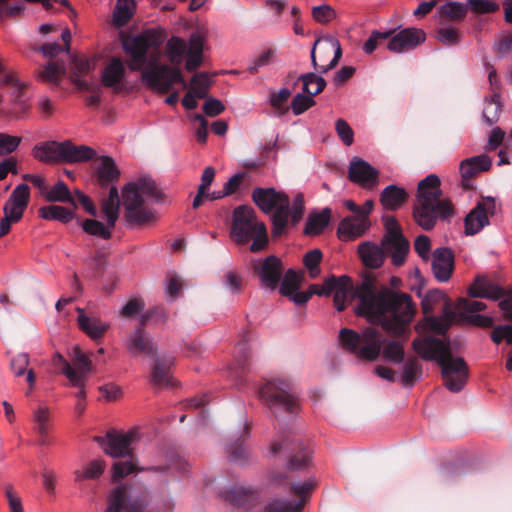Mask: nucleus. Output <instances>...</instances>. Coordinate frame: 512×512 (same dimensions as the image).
I'll return each instance as SVG.
<instances>
[{"label": "nucleus", "instance_id": "1", "mask_svg": "<svg viewBox=\"0 0 512 512\" xmlns=\"http://www.w3.org/2000/svg\"><path fill=\"white\" fill-rule=\"evenodd\" d=\"M352 299L359 301L355 308L358 316L366 317L372 324H380L384 331L396 338L408 332L416 314V306L409 294L379 287L372 274L364 275L356 286L349 276H342V283L334 292V305L341 312L346 308V302Z\"/></svg>", "mask_w": 512, "mask_h": 512}, {"label": "nucleus", "instance_id": "2", "mask_svg": "<svg viewBox=\"0 0 512 512\" xmlns=\"http://www.w3.org/2000/svg\"><path fill=\"white\" fill-rule=\"evenodd\" d=\"M341 346L360 359L376 360L380 354L385 361L401 364L405 359L403 343L399 340L385 341L381 333L373 328H365L361 334L349 328L339 332Z\"/></svg>", "mask_w": 512, "mask_h": 512}, {"label": "nucleus", "instance_id": "3", "mask_svg": "<svg viewBox=\"0 0 512 512\" xmlns=\"http://www.w3.org/2000/svg\"><path fill=\"white\" fill-rule=\"evenodd\" d=\"M441 181L435 174L422 179L417 186L413 204V219L426 231L432 230L437 221H449L455 214L454 204L449 197H443Z\"/></svg>", "mask_w": 512, "mask_h": 512}, {"label": "nucleus", "instance_id": "4", "mask_svg": "<svg viewBox=\"0 0 512 512\" xmlns=\"http://www.w3.org/2000/svg\"><path fill=\"white\" fill-rule=\"evenodd\" d=\"M412 347L424 360H435L441 367L444 386L451 392H460L465 386L469 368L462 357H453L450 345L443 340L429 336L415 339Z\"/></svg>", "mask_w": 512, "mask_h": 512}, {"label": "nucleus", "instance_id": "5", "mask_svg": "<svg viewBox=\"0 0 512 512\" xmlns=\"http://www.w3.org/2000/svg\"><path fill=\"white\" fill-rule=\"evenodd\" d=\"M186 50L187 44L182 38L171 37L166 44V56L172 66L159 64L156 60L149 62L142 71L143 82L152 90L162 94L168 93L176 83L187 89L188 83L179 68Z\"/></svg>", "mask_w": 512, "mask_h": 512}, {"label": "nucleus", "instance_id": "6", "mask_svg": "<svg viewBox=\"0 0 512 512\" xmlns=\"http://www.w3.org/2000/svg\"><path fill=\"white\" fill-rule=\"evenodd\" d=\"M124 218L129 226H142L155 219L154 211L147 203L160 202L163 193L150 177H141L136 181L127 183L122 189Z\"/></svg>", "mask_w": 512, "mask_h": 512}, {"label": "nucleus", "instance_id": "7", "mask_svg": "<svg viewBox=\"0 0 512 512\" xmlns=\"http://www.w3.org/2000/svg\"><path fill=\"white\" fill-rule=\"evenodd\" d=\"M230 238L240 245L252 241L251 252L263 250L268 243L265 224L258 220L255 210L248 205H240L233 210Z\"/></svg>", "mask_w": 512, "mask_h": 512}, {"label": "nucleus", "instance_id": "8", "mask_svg": "<svg viewBox=\"0 0 512 512\" xmlns=\"http://www.w3.org/2000/svg\"><path fill=\"white\" fill-rule=\"evenodd\" d=\"M254 204L265 214L272 213V237L278 238L287 232L289 223V197L273 187H256L251 194Z\"/></svg>", "mask_w": 512, "mask_h": 512}, {"label": "nucleus", "instance_id": "9", "mask_svg": "<svg viewBox=\"0 0 512 512\" xmlns=\"http://www.w3.org/2000/svg\"><path fill=\"white\" fill-rule=\"evenodd\" d=\"M257 394L276 418L283 413L296 414L300 408L295 386L290 379L268 380L258 389Z\"/></svg>", "mask_w": 512, "mask_h": 512}, {"label": "nucleus", "instance_id": "10", "mask_svg": "<svg viewBox=\"0 0 512 512\" xmlns=\"http://www.w3.org/2000/svg\"><path fill=\"white\" fill-rule=\"evenodd\" d=\"M33 155L39 161L45 163L65 162L79 163L93 160L97 153L86 145H74L71 141H49L35 146Z\"/></svg>", "mask_w": 512, "mask_h": 512}, {"label": "nucleus", "instance_id": "11", "mask_svg": "<svg viewBox=\"0 0 512 512\" xmlns=\"http://www.w3.org/2000/svg\"><path fill=\"white\" fill-rule=\"evenodd\" d=\"M152 496L142 483L118 486L109 495L105 512H148Z\"/></svg>", "mask_w": 512, "mask_h": 512}, {"label": "nucleus", "instance_id": "12", "mask_svg": "<svg viewBox=\"0 0 512 512\" xmlns=\"http://www.w3.org/2000/svg\"><path fill=\"white\" fill-rule=\"evenodd\" d=\"M104 452L114 458L129 457L127 461H116L112 467V479L118 481L138 470L130 449L137 435L134 431L127 433L108 432Z\"/></svg>", "mask_w": 512, "mask_h": 512}, {"label": "nucleus", "instance_id": "13", "mask_svg": "<svg viewBox=\"0 0 512 512\" xmlns=\"http://www.w3.org/2000/svg\"><path fill=\"white\" fill-rule=\"evenodd\" d=\"M273 456H285L289 458L287 469L289 471H303L311 464V450L291 433L279 435L270 446Z\"/></svg>", "mask_w": 512, "mask_h": 512}, {"label": "nucleus", "instance_id": "14", "mask_svg": "<svg viewBox=\"0 0 512 512\" xmlns=\"http://www.w3.org/2000/svg\"><path fill=\"white\" fill-rule=\"evenodd\" d=\"M163 32L158 29H147L140 35L127 39L123 48L130 55L129 67L133 71L145 69L147 63V52L152 47H158L163 42Z\"/></svg>", "mask_w": 512, "mask_h": 512}, {"label": "nucleus", "instance_id": "15", "mask_svg": "<svg viewBox=\"0 0 512 512\" xmlns=\"http://www.w3.org/2000/svg\"><path fill=\"white\" fill-rule=\"evenodd\" d=\"M310 57L314 73L322 76L338 65L342 57L341 44L330 35L318 38L313 44Z\"/></svg>", "mask_w": 512, "mask_h": 512}, {"label": "nucleus", "instance_id": "16", "mask_svg": "<svg viewBox=\"0 0 512 512\" xmlns=\"http://www.w3.org/2000/svg\"><path fill=\"white\" fill-rule=\"evenodd\" d=\"M316 485L314 478H309L303 483L293 482L289 490L296 499H274L264 507L262 512H302Z\"/></svg>", "mask_w": 512, "mask_h": 512}, {"label": "nucleus", "instance_id": "17", "mask_svg": "<svg viewBox=\"0 0 512 512\" xmlns=\"http://www.w3.org/2000/svg\"><path fill=\"white\" fill-rule=\"evenodd\" d=\"M303 84V93L296 94L291 101V109L294 115H300L316 104L314 96L325 89L326 80L316 73H305L299 76Z\"/></svg>", "mask_w": 512, "mask_h": 512}, {"label": "nucleus", "instance_id": "18", "mask_svg": "<svg viewBox=\"0 0 512 512\" xmlns=\"http://www.w3.org/2000/svg\"><path fill=\"white\" fill-rule=\"evenodd\" d=\"M496 213V202L493 197H482L464 219L465 234L475 235L489 225V216Z\"/></svg>", "mask_w": 512, "mask_h": 512}, {"label": "nucleus", "instance_id": "19", "mask_svg": "<svg viewBox=\"0 0 512 512\" xmlns=\"http://www.w3.org/2000/svg\"><path fill=\"white\" fill-rule=\"evenodd\" d=\"M253 270L262 287L274 290L282 278L283 264L277 256L270 255L263 261L255 262Z\"/></svg>", "mask_w": 512, "mask_h": 512}, {"label": "nucleus", "instance_id": "20", "mask_svg": "<svg viewBox=\"0 0 512 512\" xmlns=\"http://www.w3.org/2000/svg\"><path fill=\"white\" fill-rule=\"evenodd\" d=\"M93 160L92 177L98 186L107 188L119 180L121 172L112 157L96 156Z\"/></svg>", "mask_w": 512, "mask_h": 512}, {"label": "nucleus", "instance_id": "21", "mask_svg": "<svg viewBox=\"0 0 512 512\" xmlns=\"http://www.w3.org/2000/svg\"><path fill=\"white\" fill-rule=\"evenodd\" d=\"M426 34L418 28H405L389 38L387 48L393 53H403L416 48L425 41Z\"/></svg>", "mask_w": 512, "mask_h": 512}, {"label": "nucleus", "instance_id": "22", "mask_svg": "<svg viewBox=\"0 0 512 512\" xmlns=\"http://www.w3.org/2000/svg\"><path fill=\"white\" fill-rule=\"evenodd\" d=\"M492 161L489 156L482 154L467 158L460 163L461 186L464 190L474 188L472 180L480 173L491 168Z\"/></svg>", "mask_w": 512, "mask_h": 512}, {"label": "nucleus", "instance_id": "23", "mask_svg": "<svg viewBox=\"0 0 512 512\" xmlns=\"http://www.w3.org/2000/svg\"><path fill=\"white\" fill-rule=\"evenodd\" d=\"M378 171L368 162L362 159H354L350 162L348 179L359 184L365 189H374L378 184Z\"/></svg>", "mask_w": 512, "mask_h": 512}, {"label": "nucleus", "instance_id": "24", "mask_svg": "<svg viewBox=\"0 0 512 512\" xmlns=\"http://www.w3.org/2000/svg\"><path fill=\"white\" fill-rule=\"evenodd\" d=\"M431 269L439 282H448L454 271V253L448 247H439L432 252Z\"/></svg>", "mask_w": 512, "mask_h": 512}, {"label": "nucleus", "instance_id": "25", "mask_svg": "<svg viewBox=\"0 0 512 512\" xmlns=\"http://www.w3.org/2000/svg\"><path fill=\"white\" fill-rule=\"evenodd\" d=\"M381 244L385 254L387 253L391 257L394 266L400 267L405 263L406 256L410 251V243L403 234L384 235Z\"/></svg>", "mask_w": 512, "mask_h": 512}, {"label": "nucleus", "instance_id": "26", "mask_svg": "<svg viewBox=\"0 0 512 512\" xmlns=\"http://www.w3.org/2000/svg\"><path fill=\"white\" fill-rule=\"evenodd\" d=\"M428 327L439 335H446L454 322H461V318L457 315L453 308L452 301L445 300L440 317L428 316L425 317Z\"/></svg>", "mask_w": 512, "mask_h": 512}, {"label": "nucleus", "instance_id": "27", "mask_svg": "<svg viewBox=\"0 0 512 512\" xmlns=\"http://www.w3.org/2000/svg\"><path fill=\"white\" fill-rule=\"evenodd\" d=\"M468 294L475 298L499 300L506 295L504 288L483 276H477L468 288Z\"/></svg>", "mask_w": 512, "mask_h": 512}, {"label": "nucleus", "instance_id": "28", "mask_svg": "<svg viewBox=\"0 0 512 512\" xmlns=\"http://www.w3.org/2000/svg\"><path fill=\"white\" fill-rule=\"evenodd\" d=\"M370 226L368 219L359 217H346L341 220L337 235L342 241L355 240L365 234Z\"/></svg>", "mask_w": 512, "mask_h": 512}, {"label": "nucleus", "instance_id": "29", "mask_svg": "<svg viewBox=\"0 0 512 512\" xmlns=\"http://www.w3.org/2000/svg\"><path fill=\"white\" fill-rule=\"evenodd\" d=\"M0 85L11 86V96L14 102V107L11 109L10 113L14 118L20 119L30 107L26 101L22 99L23 86L13 74L2 75Z\"/></svg>", "mask_w": 512, "mask_h": 512}, {"label": "nucleus", "instance_id": "30", "mask_svg": "<svg viewBox=\"0 0 512 512\" xmlns=\"http://www.w3.org/2000/svg\"><path fill=\"white\" fill-rule=\"evenodd\" d=\"M76 310L79 328L94 341L102 339L109 329V324L102 322L97 317L87 316L82 308L78 307Z\"/></svg>", "mask_w": 512, "mask_h": 512}, {"label": "nucleus", "instance_id": "31", "mask_svg": "<svg viewBox=\"0 0 512 512\" xmlns=\"http://www.w3.org/2000/svg\"><path fill=\"white\" fill-rule=\"evenodd\" d=\"M358 255L363 264L370 269L381 267L385 260L384 247L370 241L359 244Z\"/></svg>", "mask_w": 512, "mask_h": 512}, {"label": "nucleus", "instance_id": "32", "mask_svg": "<svg viewBox=\"0 0 512 512\" xmlns=\"http://www.w3.org/2000/svg\"><path fill=\"white\" fill-rule=\"evenodd\" d=\"M71 361L73 372L76 379L78 380V383L70 385L81 386L86 384V381L88 380V375L93 370L90 358L78 346H75L71 353Z\"/></svg>", "mask_w": 512, "mask_h": 512}, {"label": "nucleus", "instance_id": "33", "mask_svg": "<svg viewBox=\"0 0 512 512\" xmlns=\"http://www.w3.org/2000/svg\"><path fill=\"white\" fill-rule=\"evenodd\" d=\"M409 195L405 188L395 184L385 187L380 194V203L384 209L396 211L408 200Z\"/></svg>", "mask_w": 512, "mask_h": 512}, {"label": "nucleus", "instance_id": "34", "mask_svg": "<svg viewBox=\"0 0 512 512\" xmlns=\"http://www.w3.org/2000/svg\"><path fill=\"white\" fill-rule=\"evenodd\" d=\"M127 349L133 355L143 353L151 358L156 356V349L152 340L141 329H136L130 334L127 340Z\"/></svg>", "mask_w": 512, "mask_h": 512}, {"label": "nucleus", "instance_id": "35", "mask_svg": "<svg viewBox=\"0 0 512 512\" xmlns=\"http://www.w3.org/2000/svg\"><path fill=\"white\" fill-rule=\"evenodd\" d=\"M34 430L38 434V442L45 446L50 444L49 431L52 427L50 410L40 406L33 412Z\"/></svg>", "mask_w": 512, "mask_h": 512}, {"label": "nucleus", "instance_id": "36", "mask_svg": "<svg viewBox=\"0 0 512 512\" xmlns=\"http://www.w3.org/2000/svg\"><path fill=\"white\" fill-rule=\"evenodd\" d=\"M125 77V67L123 62L114 58L102 72V84L105 87L113 88L115 92H120V84L123 82Z\"/></svg>", "mask_w": 512, "mask_h": 512}, {"label": "nucleus", "instance_id": "37", "mask_svg": "<svg viewBox=\"0 0 512 512\" xmlns=\"http://www.w3.org/2000/svg\"><path fill=\"white\" fill-rule=\"evenodd\" d=\"M154 365L152 368L151 381L157 388L173 386V381L169 376V369L172 364L171 359H160L154 357Z\"/></svg>", "mask_w": 512, "mask_h": 512}, {"label": "nucleus", "instance_id": "38", "mask_svg": "<svg viewBox=\"0 0 512 512\" xmlns=\"http://www.w3.org/2000/svg\"><path fill=\"white\" fill-rule=\"evenodd\" d=\"M331 213L330 208H324L321 212H311L308 215L304 233L309 236L321 234L330 222Z\"/></svg>", "mask_w": 512, "mask_h": 512}, {"label": "nucleus", "instance_id": "39", "mask_svg": "<svg viewBox=\"0 0 512 512\" xmlns=\"http://www.w3.org/2000/svg\"><path fill=\"white\" fill-rule=\"evenodd\" d=\"M105 467L106 464L104 460H92L81 469L74 471V481L79 484L80 488H82V484L85 480L99 479L103 475Z\"/></svg>", "mask_w": 512, "mask_h": 512}, {"label": "nucleus", "instance_id": "40", "mask_svg": "<svg viewBox=\"0 0 512 512\" xmlns=\"http://www.w3.org/2000/svg\"><path fill=\"white\" fill-rule=\"evenodd\" d=\"M48 202L69 203L76 208V199L67 186V184L60 180L50 189L48 188L43 196Z\"/></svg>", "mask_w": 512, "mask_h": 512}, {"label": "nucleus", "instance_id": "41", "mask_svg": "<svg viewBox=\"0 0 512 512\" xmlns=\"http://www.w3.org/2000/svg\"><path fill=\"white\" fill-rule=\"evenodd\" d=\"M39 216L46 220H55L61 223H68L74 218V213L70 208L48 205L39 209Z\"/></svg>", "mask_w": 512, "mask_h": 512}, {"label": "nucleus", "instance_id": "42", "mask_svg": "<svg viewBox=\"0 0 512 512\" xmlns=\"http://www.w3.org/2000/svg\"><path fill=\"white\" fill-rule=\"evenodd\" d=\"M134 8V0H117L113 12V22L115 26L119 28L125 26L133 17Z\"/></svg>", "mask_w": 512, "mask_h": 512}, {"label": "nucleus", "instance_id": "43", "mask_svg": "<svg viewBox=\"0 0 512 512\" xmlns=\"http://www.w3.org/2000/svg\"><path fill=\"white\" fill-rule=\"evenodd\" d=\"M422 375V365L415 356L409 357L404 366L401 382L405 387H412Z\"/></svg>", "mask_w": 512, "mask_h": 512}, {"label": "nucleus", "instance_id": "44", "mask_svg": "<svg viewBox=\"0 0 512 512\" xmlns=\"http://www.w3.org/2000/svg\"><path fill=\"white\" fill-rule=\"evenodd\" d=\"M249 433L250 425L246 423L244 425L241 436H239L233 443L228 445L227 452L231 461L242 462L247 458L248 453L243 443L245 438L248 437Z\"/></svg>", "mask_w": 512, "mask_h": 512}, {"label": "nucleus", "instance_id": "45", "mask_svg": "<svg viewBox=\"0 0 512 512\" xmlns=\"http://www.w3.org/2000/svg\"><path fill=\"white\" fill-rule=\"evenodd\" d=\"M250 356L249 345L246 341H241L236 346L237 367L231 370V373L239 381H242L248 366Z\"/></svg>", "mask_w": 512, "mask_h": 512}, {"label": "nucleus", "instance_id": "46", "mask_svg": "<svg viewBox=\"0 0 512 512\" xmlns=\"http://www.w3.org/2000/svg\"><path fill=\"white\" fill-rule=\"evenodd\" d=\"M215 169L211 166H208L204 169L201 176V183L198 186L197 193L193 199L192 207L194 209H198L204 202V194L206 190L209 189L215 178Z\"/></svg>", "mask_w": 512, "mask_h": 512}, {"label": "nucleus", "instance_id": "47", "mask_svg": "<svg viewBox=\"0 0 512 512\" xmlns=\"http://www.w3.org/2000/svg\"><path fill=\"white\" fill-rule=\"evenodd\" d=\"M254 494L251 488L234 487L226 492V500L236 507H244L254 500Z\"/></svg>", "mask_w": 512, "mask_h": 512}, {"label": "nucleus", "instance_id": "48", "mask_svg": "<svg viewBox=\"0 0 512 512\" xmlns=\"http://www.w3.org/2000/svg\"><path fill=\"white\" fill-rule=\"evenodd\" d=\"M210 86L211 79L207 72L196 73L191 78L190 90L199 99H203L207 96Z\"/></svg>", "mask_w": 512, "mask_h": 512}, {"label": "nucleus", "instance_id": "49", "mask_svg": "<svg viewBox=\"0 0 512 512\" xmlns=\"http://www.w3.org/2000/svg\"><path fill=\"white\" fill-rule=\"evenodd\" d=\"M302 280V273H298L293 269H288L284 274L279 291L281 295L287 296L297 291Z\"/></svg>", "mask_w": 512, "mask_h": 512}, {"label": "nucleus", "instance_id": "50", "mask_svg": "<svg viewBox=\"0 0 512 512\" xmlns=\"http://www.w3.org/2000/svg\"><path fill=\"white\" fill-rule=\"evenodd\" d=\"M323 254L320 249L308 251L303 257V263L308 270L309 276L315 279L320 274L319 265L322 261Z\"/></svg>", "mask_w": 512, "mask_h": 512}, {"label": "nucleus", "instance_id": "51", "mask_svg": "<svg viewBox=\"0 0 512 512\" xmlns=\"http://www.w3.org/2000/svg\"><path fill=\"white\" fill-rule=\"evenodd\" d=\"M82 228L86 233L105 240L110 239L112 236L110 230L112 227L105 226L102 222L95 219H86L82 224Z\"/></svg>", "mask_w": 512, "mask_h": 512}, {"label": "nucleus", "instance_id": "52", "mask_svg": "<svg viewBox=\"0 0 512 512\" xmlns=\"http://www.w3.org/2000/svg\"><path fill=\"white\" fill-rule=\"evenodd\" d=\"M500 111V97L498 94H494L490 100L486 101L482 117L487 124L492 125L493 123L498 121Z\"/></svg>", "mask_w": 512, "mask_h": 512}, {"label": "nucleus", "instance_id": "53", "mask_svg": "<svg viewBox=\"0 0 512 512\" xmlns=\"http://www.w3.org/2000/svg\"><path fill=\"white\" fill-rule=\"evenodd\" d=\"M442 17L450 20H463L467 14L466 6L459 2H447L440 7Z\"/></svg>", "mask_w": 512, "mask_h": 512}, {"label": "nucleus", "instance_id": "54", "mask_svg": "<svg viewBox=\"0 0 512 512\" xmlns=\"http://www.w3.org/2000/svg\"><path fill=\"white\" fill-rule=\"evenodd\" d=\"M445 300H449V298H447L445 294L440 290L436 289L427 292V294L425 295L421 302V307L423 313L425 314V317L431 316L434 311L435 305L437 303H440L441 301L445 303Z\"/></svg>", "mask_w": 512, "mask_h": 512}, {"label": "nucleus", "instance_id": "55", "mask_svg": "<svg viewBox=\"0 0 512 512\" xmlns=\"http://www.w3.org/2000/svg\"><path fill=\"white\" fill-rule=\"evenodd\" d=\"M64 73V62L51 61L44 67L43 71L40 73V76L45 81L56 83L60 80Z\"/></svg>", "mask_w": 512, "mask_h": 512}, {"label": "nucleus", "instance_id": "56", "mask_svg": "<svg viewBox=\"0 0 512 512\" xmlns=\"http://www.w3.org/2000/svg\"><path fill=\"white\" fill-rule=\"evenodd\" d=\"M394 32H395V30H393V29H390V30H387L384 32H381L378 30L372 31L369 38L365 41V43L363 45V51L366 54L373 53L376 50V48L378 47L379 43L384 40L389 39Z\"/></svg>", "mask_w": 512, "mask_h": 512}, {"label": "nucleus", "instance_id": "57", "mask_svg": "<svg viewBox=\"0 0 512 512\" xmlns=\"http://www.w3.org/2000/svg\"><path fill=\"white\" fill-rule=\"evenodd\" d=\"M30 200V188L27 184H19L17 185L12 193L10 194L7 201L12 204H17L22 208H27Z\"/></svg>", "mask_w": 512, "mask_h": 512}, {"label": "nucleus", "instance_id": "58", "mask_svg": "<svg viewBox=\"0 0 512 512\" xmlns=\"http://www.w3.org/2000/svg\"><path fill=\"white\" fill-rule=\"evenodd\" d=\"M119 201H112L111 199L104 198L102 201L101 210L104 214L109 227H114L119 217Z\"/></svg>", "mask_w": 512, "mask_h": 512}, {"label": "nucleus", "instance_id": "59", "mask_svg": "<svg viewBox=\"0 0 512 512\" xmlns=\"http://www.w3.org/2000/svg\"><path fill=\"white\" fill-rule=\"evenodd\" d=\"M25 9L23 1L20 0H0V20L5 17H15L20 15Z\"/></svg>", "mask_w": 512, "mask_h": 512}, {"label": "nucleus", "instance_id": "60", "mask_svg": "<svg viewBox=\"0 0 512 512\" xmlns=\"http://www.w3.org/2000/svg\"><path fill=\"white\" fill-rule=\"evenodd\" d=\"M53 365L59 369V372L67 377L70 384H77L78 380L76 379L73 367L70 362H68L62 354L59 352L54 353L52 357Z\"/></svg>", "mask_w": 512, "mask_h": 512}, {"label": "nucleus", "instance_id": "61", "mask_svg": "<svg viewBox=\"0 0 512 512\" xmlns=\"http://www.w3.org/2000/svg\"><path fill=\"white\" fill-rule=\"evenodd\" d=\"M290 96L291 91L288 88H282L278 92H274L270 95V104L280 115H283L288 111V107H285L284 104L288 101Z\"/></svg>", "mask_w": 512, "mask_h": 512}, {"label": "nucleus", "instance_id": "62", "mask_svg": "<svg viewBox=\"0 0 512 512\" xmlns=\"http://www.w3.org/2000/svg\"><path fill=\"white\" fill-rule=\"evenodd\" d=\"M335 130L344 145L351 146L353 144L354 131L346 120L342 118L337 119L335 122Z\"/></svg>", "mask_w": 512, "mask_h": 512}, {"label": "nucleus", "instance_id": "63", "mask_svg": "<svg viewBox=\"0 0 512 512\" xmlns=\"http://www.w3.org/2000/svg\"><path fill=\"white\" fill-rule=\"evenodd\" d=\"M289 210V217L291 218L292 225L298 224L305 211V201L302 193H297L295 195L292 205L289 204Z\"/></svg>", "mask_w": 512, "mask_h": 512}, {"label": "nucleus", "instance_id": "64", "mask_svg": "<svg viewBox=\"0 0 512 512\" xmlns=\"http://www.w3.org/2000/svg\"><path fill=\"white\" fill-rule=\"evenodd\" d=\"M414 250L423 261L428 262L432 257L430 238L423 234L417 236L414 240Z\"/></svg>", "mask_w": 512, "mask_h": 512}]
</instances>
